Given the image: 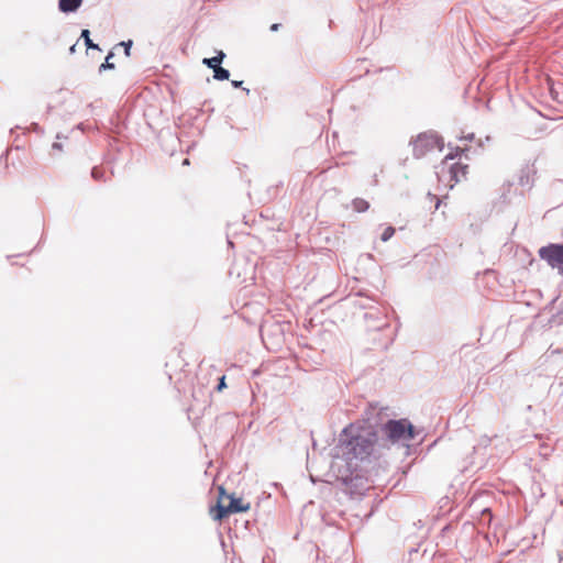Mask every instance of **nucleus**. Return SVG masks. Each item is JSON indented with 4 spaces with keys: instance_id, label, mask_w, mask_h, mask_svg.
I'll use <instances>...</instances> for the list:
<instances>
[{
    "instance_id": "393cba45",
    "label": "nucleus",
    "mask_w": 563,
    "mask_h": 563,
    "mask_svg": "<svg viewBox=\"0 0 563 563\" xmlns=\"http://www.w3.org/2000/svg\"><path fill=\"white\" fill-rule=\"evenodd\" d=\"M76 45H77V44H74V45H71V46L69 47V53H70V54H75V53H76Z\"/></svg>"
},
{
    "instance_id": "20e7f679",
    "label": "nucleus",
    "mask_w": 563,
    "mask_h": 563,
    "mask_svg": "<svg viewBox=\"0 0 563 563\" xmlns=\"http://www.w3.org/2000/svg\"><path fill=\"white\" fill-rule=\"evenodd\" d=\"M413 146V156L420 158L428 152L438 147L440 151L443 150V140L435 132L429 131L420 133L413 141L410 142Z\"/></svg>"
},
{
    "instance_id": "f03ea898",
    "label": "nucleus",
    "mask_w": 563,
    "mask_h": 563,
    "mask_svg": "<svg viewBox=\"0 0 563 563\" xmlns=\"http://www.w3.org/2000/svg\"><path fill=\"white\" fill-rule=\"evenodd\" d=\"M375 429L382 453L394 445L408 448V442L420 433L408 419H389Z\"/></svg>"
},
{
    "instance_id": "6ab92c4d",
    "label": "nucleus",
    "mask_w": 563,
    "mask_h": 563,
    "mask_svg": "<svg viewBox=\"0 0 563 563\" xmlns=\"http://www.w3.org/2000/svg\"><path fill=\"white\" fill-rule=\"evenodd\" d=\"M224 388H227V383H225V376L222 375L220 378H219V382L216 386V389L218 391H222Z\"/></svg>"
},
{
    "instance_id": "9d476101",
    "label": "nucleus",
    "mask_w": 563,
    "mask_h": 563,
    "mask_svg": "<svg viewBox=\"0 0 563 563\" xmlns=\"http://www.w3.org/2000/svg\"><path fill=\"white\" fill-rule=\"evenodd\" d=\"M356 295L360 296V297H365V300H360V301L355 302V305L358 308L364 309L366 311H369V310H373L376 307L374 305V303H377L376 300L373 297L368 296L367 291L361 290Z\"/></svg>"
},
{
    "instance_id": "4be33fe9",
    "label": "nucleus",
    "mask_w": 563,
    "mask_h": 563,
    "mask_svg": "<svg viewBox=\"0 0 563 563\" xmlns=\"http://www.w3.org/2000/svg\"><path fill=\"white\" fill-rule=\"evenodd\" d=\"M52 148L53 150H57V151H62L63 145L59 142H54L53 145H52Z\"/></svg>"
},
{
    "instance_id": "7c9ffc66",
    "label": "nucleus",
    "mask_w": 563,
    "mask_h": 563,
    "mask_svg": "<svg viewBox=\"0 0 563 563\" xmlns=\"http://www.w3.org/2000/svg\"><path fill=\"white\" fill-rule=\"evenodd\" d=\"M243 90L245 91L246 95L250 93V89L249 88H243Z\"/></svg>"
},
{
    "instance_id": "ddd939ff",
    "label": "nucleus",
    "mask_w": 563,
    "mask_h": 563,
    "mask_svg": "<svg viewBox=\"0 0 563 563\" xmlns=\"http://www.w3.org/2000/svg\"><path fill=\"white\" fill-rule=\"evenodd\" d=\"M352 203H353L354 210L357 212H365L369 208L368 201H366L365 199H362V198H355Z\"/></svg>"
},
{
    "instance_id": "bb28decb",
    "label": "nucleus",
    "mask_w": 563,
    "mask_h": 563,
    "mask_svg": "<svg viewBox=\"0 0 563 563\" xmlns=\"http://www.w3.org/2000/svg\"><path fill=\"white\" fill-rule=\"evenodd\" d=\"M525 181H526V178H523V177L521 176V177H520V184H521V185H525V184H526Z\"/></svg>"
},
{
    "instance_id": "a878e982",
    "label": "nucleus",
    "mask_w": 563,
    "mask_h": 563,
    "mask_svg": "<svg viewBox=\"0 0 563 563\" xmlns=\"http://www.w3.org/2000/svg\"><path fill=\"white\" fill-rule=\"evenodd\" d=\"M525 181H526V178H523V177L521 176V177H520V184H521V185H525V184H526Z\"/></svg>"
},
{
    "instance_id": "0eeeda50",
    "label": "nucleus",
    "mask_w": 563,
    "mask_h": 563,
    "mask_svg": "<svg viewBox=\"0 0 563 563\" xmlns=\"http://www.w3.org/2000/svg\"><path fill=\"white\" fill-rule=\"evenodd\" d=\"M364 320L371 330H383L388 327L386 309L377 305L373 310L364 313Z\"/></svg>"
},
{
    "instance_id": "a211bd4d",
    "label": "nucleus",
    "mask_w": 563,
    "mask_h": 563,
    "mask_svg": "<svg viewBox=\"0 0 563 563\" xmlns=\"http://www.w3.org/2000/svg\"><path fill=\"white\" fill-rule=\"evenodd\" d=\"M132 44L133 42L131 40L129 41H123L121 42L119 45L123 46L124 47V54L125 56H130L131 54V47H132Z\"/></svg>"
},
{
    "instance_id": "5701e85b",
    "label": "nucleus",
    "mask_w": 563,
    "mask_h": 563,
    "mask_svg": "<svg viewBox=\"0 0 563 563\" xmlns=\"http://www.w3.org/2000/svg\"><path fill=\"white\" fill-rule=\"evenodd\" d=\"M342 482L344 485L347 486L352 482V477L351 476H342Z\"/></svg>"
},
{
    "instance_id": "39448f33",
    "label": "nucleus",
    "mask_w": 563,
    "mask_h": 563,
    "mask_svg": "<svg viewBox=\"0 0 563 563\" xmlns=\"http://www.w3.org/2000/svg\"><path fill=\"white\" fill-rule=\"evenodd\" d=\"M538 255L563 278V243H549L541 246Z\"/></svg>"
},
{
    "instance_id": "9b49d317",
    "label": "nucleus",
    "mask_w": 563,
    "mask_h": 563,
    "mask_svg": "<svg viewBox=\"0 0 563 563\" xmlns=\"http://www.w3.org/2000/svg\"><path fill=\"white\" fill-rule=\"evenodd\" d=\"M80 38L84 40L87 49H98V51H100L99 45L93 43L92 40L90 38V31L88 29L81 30Z\"/></svg>"
},
{
    "instance_id": "aec40b11",
    "label": "nucleus",
    "mask_w": 563,
    "mask_h": 563,
    "mask_svg": "<svg viewBox=\"0 0 563 563\" xmlns=\"http://www.w3.org/2000/svg\"><path fill=\"white\" fill-rule=\"evenodd\" d=\"M231 84L234 88H241L243 85V80H232Z\"/></svg>"
},
{
    "instance_id": "2eb2a0df",
    "label": "nucleus",
    "mask_w": 563,
    "mask_h": 563,
    "mask_svg": "<svg viewBox=\"0 0 563 563\" xmlns=\"http://www.w3.org/2000/svg\"><path fill=\"white\" fill-rule=\"evenodd\" d=\"M394 234H395V228L391 225H388L387 228H385L384 232L382 233L380 240L383 242H387L393 238Z\"/></svg>"
},
{
    "instance_id": "4468645a",
    "label": "nucleus",
    "mask_w": 563,
    "mask_h": 563,
    "mask_svg": "<svg viewBox=\"0 0 563 563\" xmlns=\"http://www.w3.org/2000/svg\"><path fill=\"white\" fill-rule=\"evenodd\" d=\"M114 56L113 52H109L104 63H102L99 67V71L102 73L104 70L114 69V64L110 62V59Z\"/></svg>"
},
{
    "instance_id": "412c9836",
    "label": "nucleus",
    "mask_w": 563,
    "mask_h": 563,
    "mask_svg": "<svg viewBox=\"0 0 563 563\" xmlns=\"http://www.w3.org/2000/svg\"><path fill=\"white\" fill-rule=\"evenodd\" d=\"M474 137H475V134L474 133H470V134L463 136L462 140L472 142L474 140Z\"/></svg>"
},
{
    "instance_id": "7ed1b4c3",
    "label": "nucleus",
    "mask_w": 563,
    "mask_h": 563,
    "mask_svg": "<svg viewBox=\"0 0 563 563\" xmlns=\"http://www.w3.org/2000/svg\"><path fill=\"white\" fill-rule=\"evenodd\" d=\"M250 504L243 503L241 497H236L234 494H227L223 487L219 488V500L214 507L211 508L210 512L213 520L222 521L231 514L245 512L250 509Z\"/></svg>"
},
{
    "instance_id": "f3484780",
    "label": "nucleus",
    "mask_w": 563,
    "mask_h": 563,
    "mask_svg": "<svg viewBox=\"0 0 563 563\" xmlns=\"http://www.w3.org/2000/svg\"><path fill=\"white\" fill-rule=\"evenodd\" d=\"M462 150L460 147H456L454 152H450L442 164H446L448 161H452L454 159L455 157H457L460 154H461Z\"/></svg>"
},
{
    "instance_id": "c756f323",
    "label": "nucleus",
    "mask_w": 563,
    "mask_h": 563,
    "mask_svg": "<svg viewBox=\"0 0 563 563\" xmlns=\"http://www.w3.org/2000/svg\"><path fill=\"white\" fill-rule=\"evenodd\" d=\"M440 205H441V200H438L437 205H435V208L438 209L440 207Z\"/></svg>"
},
{
    "instance_id": "cd10ccee",
    "label": "nucleus",
    "mask_w": 563,
    "mask_h": 563,
    "mask_svg": "<svg viewBox=\"0 0 563 563\" xmlns=\"http://www.w3.org/2000/svg\"><path fill=\"white\" fill-rule=\"evenodd\" d=\"M483 514H488V515H490V510H489L488 508H485V509L483 510Z\"/></svg>"
},
{
    "instance_id": "c85d7f7f",
    "label": "nucleus",
    "mask_w": 563,
    "mask_h": 563,
    "mask_svg": "<svg viewBox=\"0 0 563 563\" xmlns=\"http://www.w3.org/2000/svg\"><path fill=\"white\" fill-rule=\"evenodd\" d=\"M184 165H188L189 164V159L188 158H185L184 162H183Z\"/></svg>"
},
{
    "instance_id": "f8f14e48",
    "label": "nucleus",
    "mask_w": 563,
    "mask_h": 563,
    "mask_svg": "<svg viewBox=\"0 0 563 563\" xmlns=\"http://www.w3.org/2000/svg\"><path fill=\"white\" fill-rule=\"evenodd\" d=\"M230 77V71L220 66L213 70V78L219 81L228 80Z\"/></svg>"
},
{
    "instance_id": "1a4fd4ad",
    "label": "nucleus",
    "mask_w": 563,
    "mask_h": 563,
    "mask_svg": "<svg viewBox=\"0 0 563 563\" xmlns=\"http://www.w3.org/2000/svg\"><path fill=\"white\" fill-rule=\"evenodd\" d=\"M225 58V54L223 51H218L217 55L213 57H205L202 59V64L206 65L208 68H211L214 70L216 68L220 67Z\"/></svg>"
},
{
    "instance_id": "f257e3e1",
    "label": "nucleus",
    "mask_w": 563,
    "mask_h": 563,
    "mask_svg": "<svg viewBox=\"0 0 563 563\" xmlns=\"http://www.w3.org/2000/svg\"><path fill=\"white\" fill-rule=\"evenodd\" d=\"M374 426L350 423L339 434L333 457L342 459L353 473L361 462H372L383 455Z\"/></svg>"
},
{
    "instance_id": "6e6552de",
    "label": "nucleus",
    "mask_w": 563,
    "mask_h": 563,
    "mask_svg": "<svg viewBox=\"0 0 563 563\" xmlns=\"http://www.w3.org/2000/svg\"><path fill=\"white\" fill-rule=\"evenodd\" d=\"M82 3V0H58V9L63 13L76 12Z\"/></svg>"
},
{
    "instance_id": "423d86ee",
    "label": "nucleus",
    "mask_w": 563,
    "mask_h": 563,
    "mask_svg": "<svg viewBox=\"0 0 563 563\" xmlns=\"http://www.w3.org/2000/svg\"><path fill=\"white\" fill-rule=\"evenodd\" d=\"M467 168V165L461 163L442 164L437 172V176L440 183L448 181L449 188L452 189L462 178H465Z\"/></svg>"
},
{
    "instance_id": "dca6fc26",
    "label": "nucleus",
    "mask_w": 563,
    "mask_h": 563,
    "mask_svg": "<svg viewBox=\"0 0 563 563\" xmlns=\"http://www.w3.org/2000/svg\"><path fill=\"white\" fill-rule=\"evenodd\" d=\"M91 177L95 179V180H103L104 179V173L102 169H100L99 167L95 166L92 167L91 169Z\"/></svg>"
},
{
    "instance_id": "b1692460",
    "label": "nucleus",
    "mask_w": 563,
    "mask_h": 563,
    "mask_svg": "<svg viewBox=\"0 0 563 563\" xmlns=\"http://www.w3.org/2000/svg\"><path fill=\"white\" fill-rule=\"evenodd\" d=\"M279 27H280V24H279V23H273V24L271 25L269 30H271L272 32H276V31H278V29H279Z\"/></svg>"
}]
</instances>
